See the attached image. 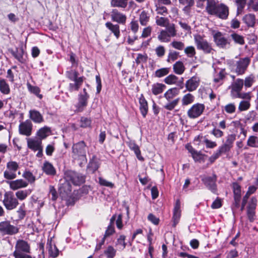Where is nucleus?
I'll return each instance as SVG.
<instances>
[{"mask_svg":"<svg viewBox=\"0 0 258 258\" xmlns=\"http://www.w3.org/2000/svg\"><path fill=\"white\" fill-rule=\"evenodd\" d=\"M225 70H221L219 73L214 78V81L216 83H219L221 81L223 80V79L225 78Z\"/></svg>","mask_w":258,"mask_h":258,"instance_id":"57","label":"nucleus"},{"mask_svg":"<svg viewBox=\"0 0 258 258\" xmlns=\"http://www.w3.org/2000/svg\"><path fill=\"white\" fill-rule=\"evenodd\" d=\"M149 19V17L145 11H143L140 16V22L142 25L145 26L147 24Z\"/></svg>","mask_w":258,"mask_h":258,"instance_id":"46","label":"nucleus"},{"mask_svg":"<svg viewBox=\"0 0 258 258\" xmlns=\"http://www.w3.org/2000/svg\"><path fill=\"white\" fill-rule=\"evenodd\" d=\"M104 254L108 258H113L116 254V250L112 246H109L104 251Z\"/></svg>","mask_w":258,"mask_h":258,"instance_id":"45","label":"nucleus"},{"mask_svg":"<svg viewBox=\"0 0 258 258\" xmlns=\"http://www.w3.org/2000/svg\"><path fill=\"white\" fill-rule=\"evenodd\" d=\"M250 59L249 57H246L240 58L236 62V68L235 72L238 75H241L244 74L249 63Z\"/></svg>","mask_w":258,"mask_h":258,"instance_id":"11","label":"nucleus"},{"mask_svg":"<svg viewBox=\"0 0 258 258\" xmlns=\"http://www.w3.org/2000/svg\"><path fill=\"white\" fill-rule=\"evenodd\" d=\"M67 180L71 181L74 185H80L85 181V176L82 174L70 170L65 173Z\"/></svg>","mask_w":258,"mask_h":258,"instance_id":"9","label":"nucleus"},{"mask_svg":"<svg viewBox=\"0 0 258 258\" xmlns=\"http://www.w3.org/2000/svg\"><path fill=\"white\" fill-rule=\"evenodd\" d=\"M236 140V135L235 134L228 135L225 138V141L220 147L226 152L230 151L233 147L234 142Z\"/></svg>","mask_w":258,"mask_h":258,"instance_id":"17","label":"nucleus"},{"mask_svg":"<svg viewBox=\"0 0 258 258\" xmlns=\"http://www.w3.org/2000/svg\"><path fill=\"white\" fill-rule=\"evenodd\" d=\"M184 52L189 57H192L196 54L195 49L192 46L187 47L184 49Z\"/></svg>","mask_w":258,"mask_h":258,"instance_id":"59","label":"nucleus"},{"mask_svg":"<svg viewBox=\"0 0 258 258\" xmlns=\"http://www.w3.org/2000/svg\"><path fill=\"white\" fill-rule=\"evenodd\" d=\"M234 197H241V186L236 182H233L232 185Z\"/></svg>","mask_w":258,"mask_h":258,"instance_id":"43","label":"nucleus"},{"mask_svg":"<svg viewBox=\"0 0 258 258\" xmlns=\"http://www.w3.org/2000/svg\"><path fill=\"white\" fill-rule=\"evenodd\" d=\"M247 146L254 148H258V137L255 136H250L247 139Z\"/></svg>","mask_w":258,"mask_h":258,"instance_id":"38","label":"nucleus"},{"mask_svg":"<svg viewBox=\"0 0 258 258\" xmlns=\"http://www.w3.org/2000/svg\"><path fill=\"white\" fill-rule=\"evenodd\" d=\"M89 97V95H85V96H83L81 93L79 94L78 101L75 105L77 112H81L84 110L88 105V101Z\"/></svg>","mask_w":258,"mask_h":258,"instance_id":"15","label":"nucleus"},{"mask_svg":"<svg viewBox=\"0 0 258 258\" xmlns=\"http://www.w3.org/2000/svg\"><path fill=\"white\" fill-rule=\"evenodd\" d=\"M166 86L161 83H155L152 86V92L155 95L162 93L166 89Z\"/></svg>","mask_w":258,"mask_h":258,"instance_id":"31","label":"nucleus"},{"mask_svg":"<svg viewBox=\"0 0 258 258\" xmlns=\"http://www.w3.org/2000/svg\"><path fill=\"white\" fill-rule=\"evenodd\" d=\"M10 188L13 190H17L19 188L26 187L28 186V182L22 179H17L8 182Z\"/></svg>","mask_w":258,"mask_h":258,"instance_id":"21","label":"nucleus"},{"mask_svg":"<svg viewBox=\"0 0 258 258\" xmlns=\"http://www.w3.org/2000/svg\"><path fill=\"white\" fill-rule=\"evenodd\" d=\"M61 191H63L67 194H69L72 190V186L69 181L67 180L60 187Z\"/></svg>","mask_w":258,"mask_h":258,"instance_id":"51","label":"nucleus"},{"mask_svg":"<svg viewBox=\"0 0 258 258\" xmlns=\"http://www.w3.org/2000/svg\"><path fill=\"white\" fill-rule=\"evenodd\" d=\"M212 35L214 41L217 47L222 49L230 48L231 46V40L226 38L222 32L213 31Z\"/></svg>","mask_w":258,"mask_h":258,"instance_id":"5","label":"nucleus"},{"mask_svg":"<svg viewBox=\"0 0 258 258\" xmlns=\"http://www.w3.org/2000/svg\"><path fill=\"white\" fill-rule=\"evenodd\" d=\"M237 6V13H241L246 5V0H235Z\"/></svg>","mask_w":258,"mask_h":258,"instance_id":"48","label":"nucleus"},{"mask_svg":"<svg viewBox=\"0 0 258 258\" xmlns=\"http://www.w3.org/2000/svg\"><path fill=\"white\" fill-rule=\"evenodd\" d=\"M87 145L84 141H81L74 144L72 147V157L74 160L80 161V165L87 162Z\"/></svg>","mask_w":258,"mask_h":258,"instance_id":"2","label":"nucleus"},{"mask_svg":"<svg viewBox=\"0 0 258 258\" xmlns=\"http://www.w3.org/2000/svg\"><path fill=\"white\" fill-rule=\"evenodd\" d=\"M125 236L123 235H120L117 239L116 243V245H120L122 246V249L125 248L126 246V243L125 242Z\"/></svg>","mask_w":258,"mask_h":258,"instance_id":"60","label":"nucleus"},{"mask_svg":"<svg viewBox=\"0 0 258 258\" xmlns=\"http://www.w3.org/2000/svg\"><path fill=\"white\" fill-rule=\"evenodd\" d=\"M79 73L75 70H70L66 72V77L71 81L77 80L79 78L78 77Z\"/></svg>","mask_w":258,"mask_h":258,"instance_id":"40","label":"nucleus"},{"mask_svg":"<svg viewBox=\"0 0 258 258\" xmlns=\"http://www.w3.org/2000/svg\"><path fill=\"white\" fill-rule=\"evenodd\" d=\"M156 53L157 56L159 57H161L164 55L165 50L163 46H159L155 49Z\"/></svg>","mask_w":258,"mask_h":258,"instance_id":"63","label":"nucleus"},{"mask_svg":"<svg viewBox=\"0 0 258 258\" xmlns=\"http://www.w3.org/2000/svg\"><path fill=\"white\" fill-rule=\"evenodd\" d=\"M105 26L113 33L117 39L119 37L120 30L119 26L118 24H113L110 22H107L105 23Z\"/></svg>","mask_w":258,"mask_h":258,"instance_id":"27","label":"nucleus"},{"mask_svg":"<svg viewBox=\"0 0 258 258\" xmlns=\"http://www.w3.org/2000/svg\"><path fill=\"white\" fill-rule=\"evenodd\" d=\"M181 216L180 202L179 200H176L173 210L172 217L173 226L175 227L178 223Z\"/></svg>","mask_w":258,"mask_h":258,"instance_id":"18","label":"nucleus"},{"mask_svg":"<svg viewBox=\"0 0 258 258\" xmlns=\"http://www.w3.org/2000/svg\"><path fill=\"white\" fill-rule=\"evenodd\" d=\"M22 177L27 180L28 184L29 183L33 184L36 180L35 176L29 170H25L22 174Z\"/></svg>","mask_w":258,"mask_h":258,"instance_id":"35","label":"nucleus"},{"mask_svg":"<svg viewBox=\"0 0 258 258\" xmlns=\"http://www.w3.org/2000/svg\"><path fill=\"white\" fill-rule=\"evenodd\" d=\"M230 37L236 44L243 45L245 43L244 37L236 32L231 33Z\"/></svg>","mask_w":258,"mask_h":258,"instance_id":"30","label":"nucleus"},{"mask_svg":"<svg viewBox=\"0 0 258 258\" xmlns=\"http://www.w3.org/2000/svg\"><path fill=\"white\" fill-rule=\"evenodd\" d=\"M27 145L28 148L33 151H36L42 147L41 139L33 140L28 139L27 140Z\"/></svg>","mask_w":258,"mask_h":258,"instance_id":"25","label":"nucleus"},{"mask_svg":"<svg viewBox=\"0 0 258 258\" xmlns=\"http://www.w3.org/2000/svg\"><path fill=\"white\" fill-rule=\"evenodd\" d=\"M110 17L113 22L124 25L126 23V16L116 9H113L110 12Z\"/></svg>","mask_w":258,"mask_h":258,"instance_id":"12","label":"nucleus"},{"mask_svg":"<svg viewBox=\"0 0 258 258\" xmlns=\"http://www.w3.org/2000/svg\"><path fill=\"white\" fill-rule=\"evenodd\" d=\"M17 198L20 200H24L27 197V193L26 191L19 190L16 193Z\"/></svg>","mask_w":258,"mask_h":258,"instance_id":"64","label":"nucleus"},{"mask_svg":"<svg viewBox=\"0 0 258 258\" xmlns=\"http://www.w3.org/2000/svg\"><path fill=\"white\" fill-rule=\"evenodd\" d=\"M206 10L210 15H215L222 19H226L229 15L228 8L223 4H216L214 1L207 0Z\"/></svg>","mask_w":258,"mask_h":258,"instance_id":"1","label":"nucleus"},{"mask_svg":"<svg viewBox=\"0 0 258 258\" xmlns=\"http://www.w3.org/2000/svg\"><path fill=\"white\" fill-rule=\"evenodd\" d=\"M244 84L243 80L242 79H238L236 80L232 86V90L236 92L237 94L236 97L238 98H244V96H241L240 91L242 90Z\"/></svg>","mask_w":258,"mask_h":258,"instance_id":"24","label":"nucleus"},{"mask_svg":"<svg viewBox=\"0 0 258 258\" xmlns=\"http://www.w3.org/2000/svg\"><path fill=\"white\" fill-rule=\"evenodd\" d=\"M158 39L162 42H168L170 41V37L168 32L165 31H162L158 36Z\"/></svg>","mask_w":258,"mask_h":258,"instance_id":"52","label":"nucleus"},{"mask_svg":"<svg viewBox=\"0 0 258 258\" xmlns=\"http://www.w3.org/2000/svg\"><path fill=\"white\" fill-rule=\"evenodd\" d=\"M48 253L50 256L53 257H56L58 254V249L55 245L49 244L48 247Z\"/></svg>","mask_w":258,"mask_h":258,"instance_id":"44","label":"nucleus"},{"mask_svg":"<svg viewBox=\"0 0 258 258\" xmlns=\"http://www.w3.org/2000/svg\"><path fill=\"white\" fill-rule=\"evenodd\" d=\"M4 176L6 179L11 180L16 178L17 175L15 172L7 169L4 172Z\"/></svg>","mask_w":258,"mask_h":258,"instance_id":"53","label":"nucleus"},{"mask_svg":"<svg viewBox=\"0 0 258 258\" xmlns=\"http://www.w3.org/2000/svg\"><path fill=\"white\" fill-rule=\"evenodd\" d=\"M178 78L174 75H170L164 79V82L167 84H176Z\"/></svg>","mask_w":258,"mask_h":258,"instance_id":"47","label":"nucleus"},{"mask_svg":"<svg viewBox=\"0 0 258 258\" xmlns=\"http://www.w3.org/2000/svg\"><path fill=\"white\" fill-rule=\"evenodd\" d=\"M42 169L43 172L47 175L54 176L56 174V170L53 165L47 161H44Z\"/></svg>","mask_w":258,"mask_h":258,"instance_id":"19","label":"nucleus"},{"mask_svg":"<svg viewBox=\"0 0 258 258\" xmlns=\"http://www.w3.org/2000/svg\"><path fill=\"white\" fill-rule=\"evenodd\" d=\"M174 72L177 75H181L183 73L185 68L182 61H177L173 66Z\"/></svg>","mask_w":258,"mask_h":258,"instance_id":"36","label":"nucleus"},{"mask_svg":"<svg viewBox=\"0 0 258 258\" xmlns=\"http://www.w3.org/2000/svg\"><path fill=\"white\" fill-rule=\"evenodd\" d=\"M128 0H111L110 6L112 7H116L124 9L126 8Z\"/></svg>","mask_w":258,"mask_h":258,"instance_id":"32","label":"nucleus"},{"mask_svg":"<svg viewBox=\"0 0 258 258\" xmlns=\"http://www.w3.org/2000/svg\"><path fill=\"white\" fill-rule=\"evenodd\" d=\"M194 101V96L190 93L185 95L182 99V105H187Z\"/></svg>","mask_w":258,"mask_h":258,"instance_id":"42","label":"nucleus"},{"mask_svg":"<svg viewBox=\"0 0 258 258\" xmlns=\"http://www.w3.org/2000/svg\"><path fill=\"white\" fill-rule=\"evenodd\" d=\"M84 79L85 78L82 76L80 77L77 80L73 81L74 83H70L69 85V90L71 92L78 91L82 85Z\"/></svg>","mask_w":258,"mask_h":258,"instance_id":"23","label":"nucleus"},{"mask_svg":"<svg viewBox=\"0 0 258 258\" xmlns=\"http://www.w3.org/2000/svg\"><path fill=\"white\" fill-rule=\"evenodd\" d=\"M19 228L12 225L10 221L0 222V233L3 236L15 235L19 232Z\"/></svg>","mask_w":258,"mask_h":258,"instance_id":"8","label":"nucleus"},{"mask_svg":"<svg viewBox=\"0 0 258 258\" xmlns=\"http://www.w3.org/2000/svg\"><path fill=\"white\" fill-rule=\"evenodd\" d=\"M201 180L205 187L213 194L218 195V188L217 184V176L215 174L212 176L201 175Z\"/></svg>","mask_w":258,"mask_h":258,"instance_id":"6","label":"nucleus"},{"mask_svg":"<svg viewBox=\"0 0 258 258\" xmlns=\"http://www.w3.org/2000/svg\"><path fill=\"white\" fill-rule=\"evenodd\" d=\"M92 120L90 118L86 117H81L80 121V126L83 128H87L91 127Z\"/></svg>","mask_w":258,"mask_h":258,"instance_id":"41","label":"nucleus"},{"mask_svg":"<svg viewBox=\"0 0 258 258\" xmlns=\"http://www.w3.org/2000/svg\"><path fill=\"white\" fill-rule=\"evenodd\" d=\"M204 110L205 105L203 104H195L187 111V116L191 119L196 118L202 114Z\"/></svg>","mask_w":258,"mask_h":258,"instance_id":"10","label":"nucleus"},{"mask_svg":"<svg viewBox=\"0 0 258 258\" xmlns=\"http://www.w3.org/2000/svg\"><path fill=\"white\" fill-rule=\"evenodd\" d=\"M98 179L99 183L101 185L109 187H113L114 186V184L112 182L107 181L102 177H99Z\"/></svg>","mask_w":258,"mask_h":258,"instance_id":"56","label":"nucleus"},{"mask_svg":"<svg viewBox=\"0 0 258 258\" xmlns=\"http://www.w3.org/2000/svg\"><path fill=\"white\" fill-rule=\"evenodd\" d=\"M179 93V89L177 88H172L168 90L164 94V97L168 102L164 106V108L168 110H173L178 104L180 98H177L173 100H171L173 98L176 96Z\"/></svg>","mask_w":258,"mask_h":258,"instance_id":"4","label":"nucleus"},{"mask_svg":"<svg viewBox=\"0 0 258 258\" xmlns=\"http://www.w3.org/2000/svg\"><path fill=\"white\" fill-rule=\"evenodd\" d=\"M140 110L144 117H145L148 111V103L144 98H141L139 100Z\"/></svg>","mask_w":258,"mask_h":258,"instance_id":"34","label":"nucleus"},{"mask_svg":"<svg viewBox=\"0 0 258 258\" xmlns=\"http://www.w3.org/2000/svg\"><path fill=\"white\" fill-rule=\"evenodd\" d=\"M172 46L175 49L178 50H182L184 48V44L180 41H173L171 43Z\"/></svg>","mask_w":258,"mask_h":258,"instance_id":"62","label":"nucleus"},{"mask_svg":"<svg viewBox=\"0 0 258 258\" xmlns=\"http://www.w3.org/2000/svg\"><path fill=\"white\" fill-rule=\"evenodd\" d=\"M170 68H163L156 70L154 74V77L157 78L163 77L169 74Z\"/></svg>","mask_w":258,"mask_h":258,"instance_id":"39","label":"nucleus"},{"mask_svg":"<svg viewBox=\"0 0 258 258\" xmlns=\"http://www.w3.org/2000/svg\"><path fill=\"white\" fill-rule=\"evenodd\" d=\"M27 87L28 91L37 97H38L40 99H41L43 97L42 94H40V88L36 86H32L30 83L27 82Z\"/></svg>","mask_w":258,"mask_h":258,"instance_id":"33","label":"nucleus"},{"mask_svg":"<svg viewBox=\"0 0 258 258\" xmlns=\"http://www.w3.org/2000/svg\"><path fill=\"white\" fill-rule=\"evenodd\" d=\"M99 167V159L95 155H93L90 159L87 165V169L92 173H94Z\"/></svg>","mask_w":258,"mask_h":258,"instance_id":"22","label":"nucleus"},{"mask_svg":"<svg viewBox=\"0 0 258 258\" xmlns=\"http://www.w3.org/2000/svg\"><path fill=\"white\" fill-rule=\"evenodd\" d=\"M7 169H9L16 173L19 168V165L15 161H9L7 164Z\"/></svg>","mask_w":258,"mask_h":258,"instance_id":"50","label":"nucleus"},{"mask_svg":"<svg viewBox=\"0 0 258 258\" xmlns=\"http://www.w3.org/2000/svg\"><path fill=\"white\" fill-rule=\"evenodd\" d=\"M31 248L29 244L24 240H18L15 245L13 252L15 258H35L29 254Z\"/></svg>","mask_w":258,"mask_h":258,"instance_id":"3","label":"nucleus"},{"mask_svg":"<svg viewBox=\"0 0 258 258\" xmlns=\"http://www.w3.org/2000/svg\"><path fill=\"white\" fill-rule=\"evenodd\" d=\"M3 204L7 210H11L16 208L19 203L13 196L6 193L4 195Z\"/></svg>","mask_w":258,"mask_h":258,"instance_id":"13","label":"nucleus"},{"mask_svg":"<svg viewBox=\"0 0 258 258\" xmlns=\"http://www.w3.org/2000/svg\"><path fill=\"white\" fill-rule=\"evenodd\" d=\"M250 104L248 101H242L240 102L238 109L240 111H244L249 108Z\"/></svg>","mask_w":258,"mask_h":258,"instance_id":"58","label":"nucleus"},{"mask_svg":"<svg viewBox=\"0 0 258 258\" xmlns=\"http://www.w3.org/2000/svg\"><path fill=\"white\" fill-rule=\"evenodd\" d=\"M9 51L19 62L21 63H25L26 61V59L24 57L25 51L23 46L20 47H16L15 49L10 48L9 49Z\"/></svg>","mask_w":258,"mask_h":258,"instance_id":"14","label":"nucleus"},{"mask_svg":"<svg viewBox=\"0 0 258 258\" xmlns=\"http://www.w3.org/2000/svg\"><path fill=\"white\" fill-rule=\"evenodd\" d=\"M199 79L197 77H192L187 80L185 83L186 89L189 91H192L197 89L199 85Z\"/></svg>","mask_w":258,"mask_h":258,"instance_id":"20","label":"nucleus"},{"mask_svg":"<svg viewBox=\"0 0 258 258\" xmlns=\"http://www.w3.org/2000/svg\"><path fill=\"white\" fill-rule=\"evenodd\" d=\"M30 118L35 122L39 123L43 121V117L41 113L36 110H30L29 111Z\"/></svg>","mask_w":258,"mask_h":258,"instance_id":"26","label":"nucleus"},{"mask_svg":"<svg viewBox=\"0 0 258 258\" xmlns=\"http://www.w3.org/2000/svg\"><path fill=\"white\" fill-rule=\"evenodd\" d=\"M32 129V123L29 119L21 123L19 127L20 134L26 136H30L31 135Z\"/></svg>","mask_w":258,"mask_h":258,"instance_id":"16","label":"nucleus"},{"mask_svg":"<svg viewBox=\"0 0 258 258\" xmlns=\"http://www.w3.org/2000/svg\"><path fill=\"white\" fill-rule=\"evenodd\" d=\"M242 21L247 27H253L255 23V17L253 14H247L243 17Z\"/></svg>","mask_w":258,"mask_h":258,"instance_id":"29","label":"nucleus"},{"mask_svg":"<svg viewBox=\"0 0 258 258\" xmlns=\"http://www.w3.org/2000/svg\"><path fill=\"white\" fill-rule=\"evenodd\" d=\"M50 130L49 128L47 127H44L41 128L37 132V135L39 136L41 139H45L47 136V133L49 132Z\"/></svg>","mask_w":258,"mask_h":258,"instance_id":"49","label":"nucleus"},{"mask_svg":"<svg viewBox=\"0 0 258 258\" xmlns=\"http://www.w3.org/2000/svg\"><path fill=\"white\" fill-rule=\"evenodd\" d=\"M0 91L4 94H8L10 92L9 84L4 79L0 78Z\"/></svg>","mask_w":258,"mask_h":258,"instance_id":"37","label":"nucleus"},{"mask_svg":"<svg viewBox=\"0 0 258 258\" xmlns=\"http://www.w3.org/2000/svg\"><path fill=\"white\" fill-rule=\"evenodd\" d=\"M128 146L130 149L134 152L137 158L139 160H144L143 157L141 156V151L140 150L139 147L135 143L134 141H130L128 143Z\"/></svg>","mask_w":258,"mask_h":258,"instance_id":"28","label":"nucleus"},{"mask_svg":"<svg viewBox=\"0 0 258 258\" xmlns=\"http://www.w3.org/2000/svg\"><path fill=\"white\" fill-rule=\"evenodd\" d=\"M248 6L254 11H258V0H249Z\"/></svg>","mask_w":258,"mask_h":258,"instance_id":"61","label":"nucleus"},{"mask_svg":"<svg viewBox=\"0 0 258 258\" xmlns=\"http://www.w3.org/2000/svg\"><path fill=\"white\" fill-rule=\"evenodd\" d=\"M194 40L197 49L202 50L205 53H210L214 50L211 44L201 35H195Z\"/></svg>","mask_w":258,"mask_h":258,"instance_id":"7","label":"nucleus"},{"mask_svg":"<svg viewBox=\"0 0 258 258\" xmlns=\"http://www.w3.org/2000/svg\"><path fill=\"white\" fill-rule=\"evenodd\" d=\"M254 82V77L250 75L245 79L244 86L245 87H250Z\"/></svg>","mask_w":258,"mask_h":258,"instance_id":"54","label":"nucleus"},{"mask_svg":"<svg viewBox=\"0 0 258 258\" xmlns=\"http://www.w3.org/2000/svg\"><path fill=\"white\" fill-rule=\"evenodd\" d=\"M179 52L176 51H170L168 56L167 61L170 62V61H174L177 59Z\"/></svg>","mask_w":258,"mask_h":258,"instance_id":"55","label":"nucleus"}]
</instances>
